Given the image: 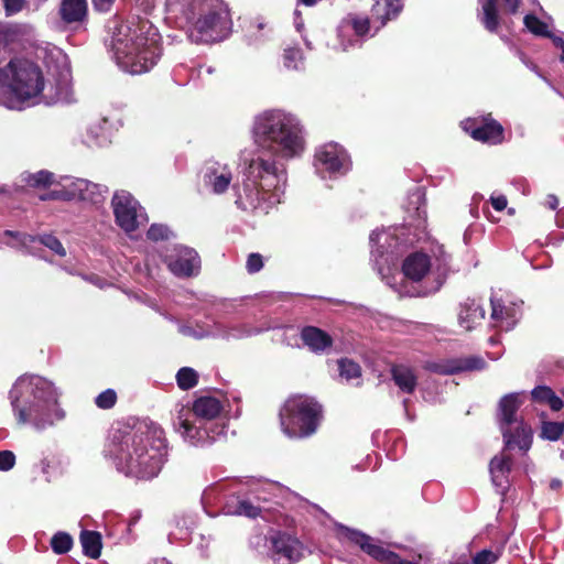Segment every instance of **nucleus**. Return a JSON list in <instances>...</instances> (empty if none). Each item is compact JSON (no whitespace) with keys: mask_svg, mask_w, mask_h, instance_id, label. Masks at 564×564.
Here are the masks:
<instances>
[{"mask_svg":"<svg viewBox=\"0 0 564 564\" xmlns=\"http://www.w3.org/2000/svg\"><path fill=\"white\" fill-rule=\"evenodd\" d=\"M259 152L252 158L237 205L243 210L267 214L281 203L285 175L272 158L294 159L304 152L305 135L300 119L282 110H269L256 117L252 128Z\"/></svg>","mask_w":564,"mask_h":564,"instance_id":"nucleus-1","label":"nucleus"},{"mask_svg":"<svg viewBox=\"0 0 564 564\" xmlns=\"http://www.w3.org/2000/svg\"><path fill=\"white\" fill-rule=\"evenodd\" d=\"M109 456L117 469L137 479H152L161 471L167 454L163 430L147 422L112 434Z\"/></svg>","mask_w":564,"mask_h":564,"instance_id":"nucleus-2","label":"nucleus"},{"mask_svg":"<svg viewBox=\"0 0 564 564\" xmlns=\"http://www.w3.org/2000/svg\"><path fill=\"white\" fill-rule=\"evenodd\" d=\"M18 423L44 431L65 417L54 384L40 376H21L10 390Z\"/></svg>","mask_w":564,"mask_h":564,"instance_id":"nucleus-3","label":"nucleus"},{"mask_svg":"<svg viewBox=\"0 0 564 564\" xmlns=\"http://www.w3.org/2000/svg\"><path fill=\"white\" fill-rule=\"evenodd\" d=\"M166 9L195 43L218 42L229 33L231 21L223 0H166Z\"/></svg>","mask_w":564,"mask_h":564,"instance_id":"nucleus-4","label":"nucleus"},{"mask_svg":"<svg viewBox=\"0 0 564 564\" xmlns=\"http://www.w3.org/2000/svg\"><path fill=\"white\" fill-rule=\"evenodd\" d=\"M111 45L118 66L133 75L150 70L161 54L158 31L147 20L119 24Z\"/></svg>","mask_w":564,"mask_h":564,"instance_id":"nucleus-5","label":"nucleus"},{"mask_svg":"<svg viewBox=\"0 0 564 564\" xmlns=\"http://www.w3.org/2000/svg\"><path fill=\"white\" fill-rule=\"evenodd\" d=\"M223 411L220 400L203 395L191 406L182 405L177 410L174 426L185 442L194 446H204L224 434L225 425L217 421Z\"/></svg>","mask_w":564,"mask_h":564,"instance_id":"nucleus-6","label":"nucleus"},{"mask_svg":"<svg viewBox=\"0 0 564 564\" xmlns=\"http://www.w3.org/2000/svg\"><path fill=\"white\" fill-rule=\"evenodd\" d=\"M44 89L43 74L31 61L17 58L0 68V104L8 108H15L18 101L37 102Z\"/></svg>","mask_w":564,"mask_h":564,"instance_id":"nucleus-7","label":"nucleus"},{"mask_svg":"<svg viewBox=\"0 0 564 564\" xmlns=\"http://www.w3.org/2000/svg\"><path fill=\"white\" fill-rule=\"evenodd\" d=\"M321 419V405L306 395L289 398L280 411L282 431L292 438H304L314 434Z\"/></svg>","mask_w":564,"mask_h":564,"instance_id":"nucleus-8","label":"nucleus"},{"mask_svg":"<svg viewBox=\"0 0 564 564\" xmlns=\"http://www.w3.org/2000/svg\"><path fill=\"white\" fill-rule=\"evenodd\" d=\"M111 206L117 225L126 232H132L148 221V217L139 203L126 191L115 193Z\"/></svg>","mask_w":564,"mask_h":564,"instance_id":"nucleus-9","label":"nucleus"},{"mask_svg":"<svg viewBox=\"0 0 564 564\" xmlns=\"http://www.w3.org/2000/svg\"><path fill=\"white\" fill-rule=\"evenodd\" d=\"M437 261L438 263L434 267L426 254L413 253L404 260L402 270L404 275L412 281H420L425 275L434 276L436 281L434 290H438L447 272L448 256L441 251V259Z\"/></svg>","mask_w":564,"mask_h":564,"instance_id":"nucleus-10","label":"nucleus"},{"mask_svg":"<svg viewBox=\"0 0 564 564\" xmlns=\"http://www.w3.org/2000/svg\"><path fill=\"white\" fill-rule=\"evenodd\" d=\"M349 164L346 151L337 143H326L315 152V169L323 178L345 174Z\"/></svg>","mask_w":564,"mask_h":564,"instance_id":"nucleus-11","label":"nucleus"},{"mask_svg":"<svg viewBox=\"0 0 564 564\" xmlns=\"http://www.w3.org/2000/svg\"><path fill=\"white\" fill-rule=\"evenodd\" d=\"M164 262L176 276L196 275L200 268L198 253L191 248L177 246L164 256Z\"/></svg>","mask_w":564,"mask_h":564,"instance_id":"nucleus-12","label":"nucleus"},{"mask_svg":"<svg viewBox=\"0 0 564 564\" xmlns=\"http://www.w3.org/2000/svg\"><path fill=\"white\" fill-rule=\"evenodd\" d=\"M304 554L303 544L288 533H276L271 538V558L278 564H293Z\"/></svg>","mask_w":564,"mask_h":564,"instance_id":"nucleus-13","label":"nucleus"},{"mask_svg":"<svg viewBox=\"0 0 564 564\" xmlns=\"http://www.w3.org/2000/svg\"><path fill=\"white\" fill-rule=\"evenodd\" d=\"M369 20L366 17L349 14L338 26V39L343 51L359 44V39L369 33Z\"/></svg>","mask_w":564,"mask_h":564,"instance_id":"nucleus-14","label":"nucleus"},{"mask_svg":"<svg viewBox=\"0 0 564 564\" xmlns=\"http://www.w3.org/2000/svg\"><path fill=\"white\" fill-rule=\"evenodd\" d=\"M491 303V324L501 330H510L517 324L520 317V306L513 302L506 301L492 294Z\"/></svg>","mask_w":564,"mask_h":564,"instance_id":"nucleus-15","label":"nucleus"},{"mask_svg":"<svg viewBox=\"0 0 564 564\" xmlns=\"http://www.w3.org/2000/svg\"><path fill=\"white\" fill-rule=\"evenodd\" d=\"M231 171L226 164L208 162L205 166L204 182L215 194H223L231 182Z\"/></svg>","mask_w":564,"mask_h":564,"instance_id":"nucleus-16","label":"nucleus"},{"mask_svg":"<svg viewBox=\"0 0 564 564\" xmlns=\"http://www.w3.org/2000/svg\"><path fill=\"white\" fill-rule=\"evenodd\" d=\"M370 245L371 256L375 264L378 265L379 258H383L388 253H394L399 246V238L394 229L376 230L370 235Z\"/></svg>","mask_w":564,"mask_h":564,"instance_id":"nucleus-17","label":"nucleus"},{"mask_svg":"<svg viewBox=\"0 0 564 564\" xmlns=\"http://www.w3.org/2000/svg\"><path fill=\"white\" fill-rule=\"evenodd\" d=\"M498 0H479V3L481 4V17L480 21L485 25V28L490 31L495 32L498 29L499 25V17H498ZM506 6V10L509 13H516L520 0H502Z\"/></svg>","mask_w":564,"mask_h":564,"instance_id":"nucleus-18","label":"nucleus"},{"mask_svg":"<svg viewBox=\"0 0 564 564\" xmlns=\"http://www.w3.org/2000/svg\"><path fill=\"white\" fill-rule=\"evenodd\" d=\"M485 368V360L480 357L470 356L436 364L432 369L441 375H453L462 371L481 370Z\"/></svg>","mask_w":564,"mask_h":564,"instance_id":"nucleus-19","label":"nucleus"},{"mask_svg":"<svg viewBox=\"0 0 564 564\" xmlns=\"http://www.w3.org/2000/svg\"><path fill=\"white\" fill-rule=\"evenodd\" d=\"M467 131L470 130V134L475 140L497 144L503 140V128L502 126L491 118H485L482 122L474 128L466 127Z\"/></svg>","mask_w":564,"mask_h":564,"instance_id":"nucleus-20","label":"nucleus"},{"mask_svg":"<svg viewBox=\"0 0 564 564\" xmlns=\"http://www.w3.org/2000/svg\"><path fill=\"white\" fill-rule=\"evenodd\" d=\"M485 318V310L475 299H467L460 303L458 312V323L466 329L471 330Z\"/></svg>","mask_w":564,"mask_h":564,"instance_id":"nucleus-21","label":"nucleus"},{"mask_svg":"<svg viewBox=\"0 0 564 564\" xmlns=\"http://www.w3.org/2000/svg\"><path fill=\"white\" fill-rule=\"evenodd\" d=\"M62 189H54L47 196H42V199H82L83 191L87 189L88 181L84 178L72 180L69 177L64 178Z\"/></svg>","mask_w":564,"mask_h":564,"instance_id":"nucleus-22","label":"nucleus"},{"mask_svg":"<svg viewBox=\"0 0 564 564\" xmlns=\"http://www.w3.org/2000/svg\"><path fill=\"white\" fill-rule=\"evenodd\" d=\"M302 340L313 351H322L332 345V338L324 330L307 326L301 333Z\"/></svg>","mask_w":564,"mask_h":564,"instance_id":"nucleus-23","label":"nucleus"},{"mask_svg":"<svg viewBox=\"0 0 564 564\" xmlns=\"http://www.w3.org/2000/svg\"><path fill=\"white\" fill-rule=\"evenodd\" d=\"M502 434L507 446H518L522 451H528L532 442L531 429L523 423L512 433L510 427L502 426Z\"/></svg>","mask_w":564,"mask_h":564,"instance_id":"nucleus-24","label":"nucleus"},{"mask_svg":"<svg viewBox=\"0 0 564 564\" xmlns=\"http://www.w3.org/2000/svg\"><path fill=\"white\" fill-rule=\"evenodd\" d=\"M394 383L404 393H412L416 388V376L412 368L405 365H395L391 368Z\"/></svg>","mask_w":564,"mask_h":564,"instance_id":"nucleus-25","label":"nucleus"},{"mask_svg":"<svg viewBox=\"0 0 564 564\" xmlns=\"http://www.w3.org/2000/svg\"><path fill=\"white\" fill-rule=\"evenodd\" d=\"M521 405L520 394L510 393L505 395L499 402L500 417L502 426L509 427L517 422L516 413Z\"/></svg>","mask_w":564,"mask_h":564,"instance_id":"nucleus-26","label":"nucleus"},{"mask_svg":"<svg viewBox=\"0 0 564 564\" xmlns=\"http://www.w3.org/2000/svg\"><path fill=\"white\" fill-rule=\"evenodd\" d=\"M87 11L86 0H63L61 3L59 13L66 23L82 21Z\"/></svg>","mask_w":564,"mask_h":564,"instance_id":"nucleus-27","label":"nucleus"},{"mask_svg":"<svg viewBox=\"0 0 564 564\" xmlns=\"http://www.w3.org/2000/svg\"><path fill=\"white\" fill-rule=\"evenodd\" d=\"M511 458L503 454L495 456L489 465L491 479L495 486L502 487L507 482V475L510 471Z\"/></svg>","mask_w":564,"mask_h":564,"instance_id":"nucleus-28","label":"nucleus"},{"mask_svg":"<svg viewBox=\"0 0 564 564\" xmlns=\"http://www.w3.org/2000/svg\"><path fill=\"white\" fill-rule=\"evenodd\" d=\"M402 8L403 0H384V6L377 1L372 7V17L384 25L388 20L398 15Z\"/></svg>","mask_w":564,"mask_h":564,"instance_id":"nucleus-29","label":"nucleus"},{"mask_svg":"<svg viewBox=\"0 0 564 564\" xmlns=\"http://www.w3.org/2000/svg\"><path fill=\"white\" fill-rule=\"evenodd\" d=\"M80 543L84 553L90 558H97L101 552V536L95 531H83L80 534Z\"/></svg>","mask_w":564,"mask_h":564,"instance_id":"nucleus-30","label":"nucleus"},{"mask_svg":"<svg viewBox=\"0 0 564 564\" xmlns=\"http://www.w3.org/2000/svg\"><path fill=\"white\" fill-rule=\"evenodd\" d=\"M224 512L227 514L256 518L260 513V507L248 500H239L237 506H232L229 501H227L224 506Z\"/></svg>","mask_w":564,"mask_h":564,"instance_id":"nucleus-31","label":"nucleus"},{"mask_svg":"<svg viewBox=\"0 0 564 564\" xmlns=\"http://www.w3.org/2000/svg\"><path fill=\"white\" fill-rule=\"evenodd\" d=\"M503 553V545L481 550L473 556V564H495Z\"/></svg>","mask_w":564,"mask_h":564,"instance_id":"nucleus-32","label":"nucleus"},{"mask_svg":"<svg viewBox=\"0 0 564 564\" xmlns=\"http://www.w3.org/2000/svg\"><path fill=\"white\" fill-rule=\"evenodd\" d=\"M339 376L347 382L359 380L361 377L360 366L350 359L338 360Z\"/></svg>","mask_w":564,"mask_h":564,"instance_id":"nucleus-33","label":"nucleus"},{"mask_svg":"<svg viewBox=\"0 0 564 564\" xmlns=\"http://www.w3.org/2000/svg\"><path fill=\"white\" fill-rule=\"evenodd\" d=\"M106 192L107 188L105 186L88 181L87 189L83 191L80 200L90 203L93 205L101 204L105 199Z\"/></svg>","mask_w":564,"mask_h":564,"instance_id":"nucleus-34","label":"nucleus"},{"mask_svg":"<svg viewBox=\"0 0 564 564\" xmlns=\"http://www.w3.org/2000/svg\"><path fill=\"white\" fill-rule=\"evenodd\" d=\"M177 386L182 390H189L198 382V373L189 367L181 368L176 373Z\"/></svg>","mask_w":564,"mask_h":564,"instance_id":"nucleus-35","label":"nucleus"},{"mask_svg":"<svg viewBox=\"0 0 564 564\" xmlns=\"http://www.w3.org/2000/svg\"><path fill=\"white\" fill-rule=\"evenodd\" d=\"M257 333L258 330H254L245 324H238L223 328L219 336L225 339H240Z\"/></svg>","mask_w":564,"mask_h":564,"instance_id":"nucleus-36","label":"nucleus"},{"mask_svg":"<svg viewBox=\"0 0 564 564\" xmlns=\"http://www.w3.org/2000/svg\"><path fill=\"white\" fill-rule=\"evenodd\" d=\"M52 549L57 554L67 553L73 545V539L65 532H58L51 540Z\"/></svg>","mask_w":564,"mask_h":564,"instance_id":"nucleus-37","label":"nucleus"},{"mask_svg":"<svg viewBox=\"0 0 564 564\" xmlns=\"http://www.w3.org/2000/svg\"><path fill=\"white\" fill-rule=\"evenodd\" d=\"M523 21L525 28L533 34L540 36H551L547 24L539 20L535 15L527 14Z\"/></svg>","mask_w":564,"mask_h":564,"instance_id":"nucleus-38","label":"nucleus"},{"mask_svg":"<svg viewBox=\"0 0 564 564\" xmlns=\"http://www.w3.org/2000/svg\"><path fill=\"white\" fill-rule=\"evenodd\" d=\"M564 434V422H543L541 436L549 441H557Z\"/></svg>","mask_w":564,"mask_h":564,"instance_id":"nucleus-39","label":"nucleus"},{"mask_svg":"<svg viewBox=\"0 0 564 564\" xmlns=\"http://www.w3.org/2000/svg\"><path fill=\"white\" fill-rule=\"evenodd\" d=\"M284 66L289 69H299L303 64V56L300 48L289 47L283 54Z\"/></svg>","mask_w":564,"mask_h":564,"instance_id":"nucleus-40","label":"nucleus"},{"mask_svg":"<svg viewBox=\"0 0 564 564\" xmlns=\"http://www.w3.org/2000/svg\"><path fill=\"white\" fill-rule=\"evenodd\" d=\"M68 77H69V72L67 69H65L62 73L63 80L57 86L56 93L54 95H52V94L43 95L42 98L45 99L46 102H48L50 100H53V99L65 100L68 95Z\"/></svg>","mask_w":564,"mask_h":564,"instance_id":"nucleus-41","label":"nucleus"},{"mask_svg":"<svg viewBox=\"0 0 564 564\" xmlns=\"http://www.w3.org/2000/svg\"><path fill=\"white\" fill-rule=\"evenodd\" d=\"M25 180L30 186H46L53 183V174L47 171H39L30 174Z\"/></svg>","mask_w":564,"mask_h":564,"instance_id":"nucleus-42","label":"nucleus"},{"mask_svg":"<svg viewBox=\"0 0 564 564\" xmlns=\"http://www.w3.org/2000/svg\"><path fill=\"white\" fill-rule=\"evenodd\" d=\"M172 235V231L164 225L153 224L148 230V238L153 241L167 240Z\"/></svg>","mask_w":564,"mask_h":564,"instance_id":"nucleus-43","label":"nucleus"},{"mask_svg":"<svg viewBox=\"0 0 564 564\" xmlns=\"http://www.w3.org/2000/svg\"><path fill=\"white\" fill-rule=\"evenodd\" d=\"M39 240L42 245H44L45 247H47L48 249L54 251L56 254H58L61 257H64L66 254V251H65L63 245L56 237H54L52 235H44V236H41L39 238Z\"/></svg>","mask_w":564,"mask_h":564,"instance_id":"nucleus-44","label":"nucleus"},{"mask_svg":"<svg viewBox=\"0 0 564 564\" xmlns=\"http://www.w3.org/2000/svg\"><path fill=\"white\" fill-rule=\"evenodd\" d=\"M117 401V394L113 390L108 389L100 394L97 395L95 402L96 405L100 409H110L115 405Z\"/></svg>","mask_w":564,"mask_h":564,"instance_id":"nucleus-45","label":"nucleus"},{"mask_svg":"<svg viewBox=\"0 0 564 564\" xmlns=\"http://www.w3.org/2000/svg\"><path fill=\"white\" fill-rule=\"evenodd\" d=\"M102 124H98L97 129L95 127H90L88 129V133L96 141V143L101 144L107 140V120L102 119Z\"/></svg>","mask_w":564,"mask_h":564,"instance_id":"nucleus-46","label":"nucleus"},{"mask_svg":"<svg viewBox=\"0 0 564 564\" xmlns=\"http://www.w3.org/2000/svg\"><path fill=\"white\" fill-rule=\"evenodd\" d=\"M249 273H257L263 268V258L260 253H250L246 263Z\"/></svg>","mask_w":564,"mask_h":564,"instance_id":"nucleus-47","label":"nucleus"},{"mask_svg":"<svg viewBox=\"0 0 564 564\" xmlns=\"http://www.w3.org/2000/svg\"><path fill=\"white\" fill-rule=\"evenodd\" d=\"M3 239H6V243L12 247H18L20 245H24L26 242L28 237L20 234L19 231L6 230L3 232Z\"/></svg>","mask_w":564,"mask_h":564,"instance_id":"nucleus-48","label":"nucleus"},{"mask_svg":"<svg viewBox=\"0 0 564 564\" xmlns=\"http://www.w3.org/2000/svg\"><path fill=\"white\" fill-rule=\"evenodd\" d=\"M15 464V455L11 451L0 452V470L8 471L13 468Z\"/></svg>","mask_w":564,"mask_h":564,"instance_id":"nucleus-49","label":"nucleus"},{"mask_svg":"<svg viewBox=\"0 0 564 564\" xmlns=\"http://www.w3.org/2000/svg\"><path fill=\"white\" fill-rule=\"evenodd\" d=\"M553 393V390L550 389L549 387H538L533 389L532 398L536 401L547 403Z\"/></svg>","mask_w":564,"mask_h":564,"instance_id":"nucleus-50","label":"nucleus"},{"mask_svg":"<svg viewBox=\"0 0 564 564\" xmlns=\"http://www.w3.org/2000/svg\"><path fill=\"white\" fill-rule=\"evenodd\" d=\"M220 490H221L220 486H214V487L207 488L203 492L202 502L204 505V508H206L208 505H212L216 500Z\"/></svg>","mask_w":564,"mask_h":564,"instance_id":"nucleus-51","label":"nucleus"},{"mask_svg":"<svg viewBox=\"0 0 564 564\" xmlns=\"http://www.w3.org/2000/svg\"><path fill=\"white\" fill-rule=\"evenodd\" d=\"M7 15H12L22 10L24 0H3Z\"/></svg>","mask_w":564,"mask_h":564,"instance_id":"nucleus-52","label":"nucleus"},{"mask_svg":"<svg viewBox=\"0 0 564 564\" xmlns=\"http://www.w3.org/2000/svg\"><path fill=\"white\" fill-rule=\"evenodd\" d=\"M490 202H491L492 207L498 212L503 210L507 207V203H508L506 196H503V195L491 196Z\"/></svg>","mask_w":564,"mask_h":564,"instance_id":"nucleus-53","label":"nucleus"},{"mask_svg":"<svg viewBox=\"0 0 564 564\" xmlns=\"http://www.w3.org/2000/svg\"><path fill=\"white\" fill-rule=\"evenodd\" d=\"M115 0H93L94 7L100 12H106L110 9Z\"/></svg>","mask_w":564,"mask_h":564,"instance_id":"nucleus-54","label":"nucleus"},{"mask_svg":"<svg viewBox=\"0 0 564 564\" xmlns=\"http://www.w3.org/2000/svg\"><path fill=\"white\" fill-rule=\"evenodd\" d=\"M547 404L550 405V408L553 411H560L563 408L564 402L560 397H557V395H555V393H553V395L549 400Z\"/></svg>","mask_w":564,"mask_h":564,"instance_id":"nucleus-55","label":"nucleus"},{"mask_svg":"<svg viewBox=\"0 0 564 564\" xmlns=\"http://www.w3.org/2000/svg\"><path fill=\"white\" fill-rule=\"evenodd\" d=\"M545 205L550 208V209H556L557 206H558V199L555 195H549L546 197V200H545Z\"/></svg>","mask_w":564,"mask_h":564,"instance_id":"nucleus-56","label":"nucleus"},{"mask_svg":"<svg viewBox=\"0 0 564 564\" xmlns=\"http://www.w3.org/2000/svg\"><path fill=\"white\" fill-rule=\"evenodd\" d=\"M553 43L556 47H558L562 52L560 59L564 63V40L561 37H553Z\"/></svg>","mask_w":564,"mask_h":564,"instance_id":"nucleus-57","label":"nucleus"},{"mask_svg":"<svg viewBox=\"0 0 564 564\" xmlns=\"http://www.w3.org/2000/svg\"><path fill=\"white\" fill-rule=\"evenodd\" d=\"M137 2L143 7L144 11H149L154 7L155 0H137Z\"/></svg>","mask_w":564,"mask_h":564,"instance_id":"nucleus-58","label":"nucleus"},{"mask_svg":"<svg viewBox=\"0 0 564 564\" xmlns=\"http://www.w3.org/2000/svg\"><path fill=\"white\" fill-rule=\"evenodd\" d=\"M250 162H251V160H250L249 162H248V161H245V164H248V166L246 167V170H245V172H243L245 178H243V181H242V184H241V185H238V186L236 187V196H237L236 200L238 199V191H239V189H241V188L243 187V184H245V182H246V181H247V178H248L247 173H248V167H249Z\"/></svg>","mask_w":564,"mask_h":564,"instance_id":"nucleus-59","label":"nucleus"},{"mask_svg":"<svg viewBox=\"0 0 564 564\" xmlns=\"http://www.w3.org/2000/svg\"><path fill=\"white\" fill-rule=\"evenodd\" d=\"M411 198L415 200V203L420 204L423 200V195L420 189H416L412 195Z\"/></svg>","mask_w":564,"mask_h":564,"instance_id":"nucleus-60","label":"nucleus"},{"mask_svg":"<svg viewBox=\"0 0 564 564\" xmlns=\"http://www.w3.org/2000/svg\"><path fill=\"white\" fill-rule=\"evenodd\" d=\"M149 564H170V562L165 558H155L151 561Z\"/></svg>","mask_w":564,"mask_h":564,"instance_id":"nucleus-61","label":"nucleus"},{"mask_svg":"<svg viewBox=\"0 0 564 564\" xmlns=\"http://www.w3.org/2000/svg\"><path fill=\"white\" fill-rule=\"evenodd\" d=\"M300 1L306 6H313L317 2V0H300Z\"/></svg>","mask_w":564,"mask_h":564,"instance_id":"nucleus-62","label":"nucleus"},{"mask_svg":"<svg viewBox=\"0 0 564 564\" xmlns=\"http://www.w3.org/2000/svg\"><path fill=\"white\" fill-rule=\"evenodd\" d=\"M181 332L184 334V335H189L191 332H189V328L188 327H181Z\"/></svg>","mask_w":564,"mask_h":564,"instance_id":"nucleus-63","label":"nucleus"},{"mask_svg":"<svg viewBox=\"0 0 564 564\" xmlns=\"http://www.w3.org/2000/svg\"><path fill=\"white\" fill-rule=\"evenodd\" d=\"M453 564H469L467 561H464V562H456V563H453Z\"/></svg>","mask_w":564,"mask_h":564,"instance_id":"nucleus-64","label":"nucleus"}]
</instances>
